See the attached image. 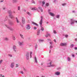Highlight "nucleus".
Instances as JSON below:
<instances>
[{
    "label": "nucleus",
    "instance_id": "obj_1",
    "mask_svg": "<svg viewBox=\"0 0 77 77\" xmlns=\"http://www.w3.org/2000/svg\"><path fill=\"white\" fill-rule=\"evenodd\" d=\"M3 10H5V11H7V12H8V13L10 14L9 16L11 18H14V16L12 15L11 14H12V13H15V11H13V12L12 13L11 10H9V11H8V8H7L6 7H4Z\"/></svg>",
    "mask_w": 77,
    "mask_h": 77
},
{
    "label": "nucleus",
    "instance_id": "obj_2",
    "mask_svg": "<svg viewBox=\"0 0 77 77\" xmlns=\"http://www.w3.org/2000/svg\"><path fill=\"white\" fill-rule=\"evenodd\" d=\"M41 20L40 21L39 23H40V27L42 28L41 30L42 31H43V30H44V27H42V23L43 22L42 19L43 18V17H42V16H41Z\"/></svg>",
    "mask_w": 77,
    "mask_h": 77
},
{
    "label": "nucleus",
    "instance_id": "obj_3",
    "mask_svg": "<svg viewBox=\"0 0 77 77\" xmlns=\"http://www.w3.org/2000/svg\"><path fill=\"white\" fill-rule=\"evenodd\" d=\"M48 63H47V65H49V64L50 66H48L47 67H53L54 66H55V64H51V62L52 61H51V60H48Z\"/></svg>",
    "mask_w": 77,
    "mask_h": 77
},
{
    "label": "nucleus",
    "instance_id": "obj_4",
    "mask_svg": "<svg viewBox=\"0 0 77 77\" xmlns=\"http://www.w3.org/2000/svg\"><path fill=\"white\" fill-rule=\"evenodd\" d=\"M75 23H77V21H75L73 19H71L70 22V24L72 25H73Z\"/></svg>",
    "mask_w": 77,
    "mask_h": 77
},
{
    "label": "nucleus",
    "instance_id": "obj_5",
    "mask_svg": "<svg viewBox=\"0 0 77 77\" xmlns=\"http://www.w3.org/2000/svg\"><path fill=\"white\" fill-rule=\"evenodd\" d=\"M15 65V63L14 62H12L10 64V67L11 68H14Z\"/></svg>",
    "mask_w": 77,
    "mask_h": 77
},
{
    "label": "nucleus",
    "instance_id": "obj_6",
    "mask_svg": "<svg viewBox=\"0 0 77 77\" xmlns=\"http://www.w3.org/2000/svg\"><path fill=\"white\" fill-rule=\"evenodd\" d=\"M5 26L7 28L10 29V30H14V29H13L12 27H10L9 26H8V25H7V24H5Z\"/></svg>",
    "mask_w": 77,
    "mask_h": 77
},
{
    "label": "nucleus",
    "instance_id": "obj_7",
    "mask_svg": "<svg viewBox=\"0 0 77 77\" xmlns=\"http://www.w3.org/2000/svg\"><path fill=\"white\" fill-rule=\"evenodd\" d=\"M66 43H63L61 42V43H60V46H62V47H63L64 46H66Z\"/></svg>",
    "mask_w": 77,
    "mask_h": 77
},
{
    "label": "nucleus",
    "instance_id": "obj_8",
    "mask_svg": "<svg viewBox=\"0 0 77 77\" xmlns=\"http://www.w3.org/2000/svg\"><path fill=\"white\" fill-rule=\"evenodd\" d=\"M26 28L27 29H30L31 28V26H30V25L27 24V25H26Z\"/></svg>",
    "mask_w": 77,
    "mask_h": 77
},
{
    "label": "nucleus",
    "instance_id": "obj_9",
    "mask_svg": "<svg viewBox=\"0 0 77 77\" xmlns=\"http://www.w3.org/2000/svg\"><path fill=\"white\" fill-rule=\"evenodd\" d=\"M26 59L28 60L29 59V53H27L26 54Z\"/></svg>",
    "mask_w": 77,
    "mask_h": 77
},
{
    "label": "nucleus",
    "instance_id": "obj_10",
    "mask_svg": "<svg viewBox=\"0 0 77 77\" xmlns=\"http://www.w3.org/2000/svg\"><path fill=\"white\" fill-rule=\"evenodd\" d=\"M54 74L55 75H60V72H55L54 73Z\"/></svg>",
    "mask_w": 77,
    "mask_h": 77
},
{
    "label": "nucleus",
    "instance_id": "obj_11",
    "mask_svg": "<svg viewBox=\"0 0 77 77\" xmlns=\"http://www.w3.org/2000/svg\"><path fill=\"white\" fill-rule=\"evenodd\" d=\"M13 50L14 51H15V52H16V47L15 45H14L13 47Z\"/></svg>",
    "mask_w": 77,
    "mask_h": 77
},
{
    "label": "nucleus",
    "instance_id": "obj_12",
    "mask_svg": "<svg viewBox=\"0 0 77 77\" xmlns=\"http://www.w3.org/2000/svg\"><path fill=\"white\" fill-rule=\"evenodd\" d=\"M12 2L13 3V4H14L15 3H17V0H11Z\"/></svg>",
    "mask_w": 77,
    "mask_h": 77
},
{
    "label": "nucleus",
    "instance_id": "obj_13",
    "mask_svg": "<svg viewBox=\"0 0 77 77\" xmlns=\"http://www.w3.org/2000/svg\"><path fill=\"white\" fill-rule=\"evenodd\" d=\"M22 23L24 24L25 23V19L24 17H22Z\"/></svg>",
    "mask_w": 77,
    "mask_h": 77
},
{
    "label": "nucleus",
    "instance_id": "obj_14",
    "mask_svg": "<svg viewBox=\"0 0 77 77\" xmlns=\"http://www.w3.org/2000/svg\"><path fill=\"white\" fill-rule=\"evenodd\" d=\"M67 60L68 62H71V59L69 57H67Z\"/></svg>",
    "mask_w": 77,
    "mask_h": 77
},
{
    "label": "nucleus",
    "instance_id": "obj_15",
    "mask_svg": "<svg viewBox=\"0 0 77 77\" xmlns=\"http://www.w3.org/2000/svg\"><path fill=\"white\" fill-rule=\"evenodd\" d=\"M50 14L51 16L53 17L55 16V14H54V13H50Z\"/></svg>",
    "mask_w": 77,
    "mask_h": 77
},
{
    "label": "nucleus",
    "instance_id": "obj_16",
    "mask_svg": "<svg viewBox=\"0 0 77 77\" xmlns=\"http://www.w3.org/2000/svg\"><path fill=\"white\" fill-rule=\"evenodd\" d=\"M32 24H35V25L37 26H38V24L37 23H36L34 22H32Z\"/></svg>",
    "mask_w": 77,
    "mask_h": 77
},
{
    "label": "nucleus",
    "instance_id": "obj_17",
    "mask_svg": "<svg viewBox=\"0 0 77 77\" xmlns=\"http://www.w3.org/2000/svg\"><path fill=\"white\" fill-rule=\"evenodd\" d=\"M18 44L19 45H20V46H21L22 45L23 43V42H18Z\"/></svg>",
    "mask_w": 77,
    "mask_h": 77
},
{
    "label": "nucleus",
    "instance_id": "obj_18",
    "mask_svg": "<svg viewBox=\"0 0 77 77\" xmlns=\"http://www.w3.org/2000/svg\"><path fill=\"white\" fill-rule=\"evenodd\" d=\"M38 8L39 9V10H40L42 12H43V9L42 7H38Z\"/></svg>",
    "mask_w": 77,
    "mask_h": 77
},
{
    "label": "nucleus",
    "instance_id": "obj_19",
    "mask_svg": "<svg viewBox=\"0 0 77 77\" xmlns=\"http://www.w3.org/2000/svg\"><path fill=\"white\" fill-rule=\"evenodd\" d=\"M21 68L22 69H23V71H26V68H25V67H21Z\"/></svg>",
    "mask_w": 77,
    "mask_h": 77
},
{
    "label": "nucleus",
    "instance_id": "obj_20",
    "mask_svg": "<svg viewBox=\"0 0 77 77\" xmlns=\"http://www.w3.org/2000/svg\"><path fill=\"white\" fill-rule=\"evenodd\" d=\"M9 24L10 25H14V23L13 22H9Z\"/></svg>",
    "mask_w": 77,
    "mask_h": 77
},
{
    "label": "nucleus",
    "instance_id": "obj_21",
    "mask_svg": "<svg viewBox=\"0 0 77 77\" xmlns=\"http://www.w3.org/2000/svg\"><path fill=\"white\" fill-rule=\"evenodd\" d=\"M32 10H37L38 9L37 8H36V7H34V8H32Z\"/></svg>",
    "mask_w": 77,
    "mask_h": 77
},
{
    "label": "nucleus",
    "instance_id": "obj_22",
    "mask_svg": "<svg viewBox=\"0 0 77 77\" xmlns=\"http://www.w3.org/2000/svg\"><path fill=\"white\" fill-rule=\"evenodd\" d=\"M19 66V64H16V65L15 66V67H18Z\"/></svg>",
    "mask_w": 77,
    "mask_h": 77
},
{
    "label": "nucleus",
    "instance_id": "obj_23",
    "mask_svg": "<svg viewBox=\"0 0 77 77\" xmlns=\"http://www.w3.org/2000/svg\"><path fill=\"white\" fill-rule=\"evenodd\" d=\"M20 36L21 38H22V39H24V37L23 35H22V34H20Z\"/></svg>",
    "mask_w": 77,
    "mask_h": 77
},
{
    "label": "nucleus",
    "instance_id": "obj_24",
    "mask_svg": "<svg viewBox=\"0 0 77 77\" xmlns=\"http://www.w3.org/2000/svg\"><path fill=\"white\" fill-rule=\"evenodd\" d=\"M35 63H38V61H37V58H36V56H35Z\"/></svg>",
    "mask_w": 77,
    "mask_h": 77
},
{
    "label": "nucleus",
    "instance_id": "obj_25",
    "mask_svg": "<svg viewBox=\"0 0 77 77\" xmlns=\"http://www.w3.org/2000/svg\"><path fill=\"white\" fill-rule=\"evenodd\" d=\"M40 33V30H38V31H37V35H39Z\"/></svg>",
    "mask_w": 77,
    "mask_h": 77
},
{
    "label": "nucleus",
    "instance_id": "obj_26",
    "mask_svg": "<svg viewBox=\"0 0 77 77\" xmlns=\"http://www.w3.org/2000/svg\"><path fill=\"white\" fill-rule=\"evenodd\" d=\"M16 21L17 22V23H19V20L17 18V17H16Z\"/></svg>",
    "mask_w": 77,
    "mask_h": 77
},
{
    "label": "nucleus",
    "instance_id": "obj_27",
    "mask_svg": "<svg viewBox=\"0 0 77 77\" xmlns=\"http://www.w3.org/2000/svg\"><path fill=\"white\" fill-rule=\"evenodd\" d=\"M74 46V44H71L70 45V47L71 48H72V47H73Z\"/></svg>",
    "mask_w": 77,
    "mask_h": 77
},
{
    "label": "nucleus",
    "instance_id": "obj_28",
    "mask_svg": "<svg viewBox=\"0 0 77 77\" xmlns=\"http://www.w3.org/2000/svg\"><path fill=\"white\" fill-rule=\"evenodd\" d=\"M60 17V15L59 14H58L57 15L56 17L57 18H59Z\"/></svg>",
    "mask_w": 77,
    "mask_h": 77
},
{
    "label": "nucleus",
    "instance_id": "obj_29",
    "mask_svg": "<svg viewBox=\"0 0 77 77\" xmlns=\"http://www.w3.org/2000/svg\"><path fill=\"white\" fill-rule=\"evenodd\" d=\"M66 5V3H64V4H62V5L63 6H65Z\"/></svg>",
    "mask_w": 77,
    "mask_h": 77
},
{
    "label": "nucleus",
    "instance_id": "obj_30",
    "mask_svg": "<svg viewBox=\"0 0 77 77\" xmlns=\"http://www.w3.org/2000/svg\"><path fill=\"white\" fill-rule=\"evenodd\" d=\"M26 13L29 16H30V15H31L30 13H29V12L28 11H27V12Z\"/></svg>",
    "mask_w": 77,
    "mask_h": 77
},
{
    "label": "nucleus",
    "instance_id": "obj_31",
    "mask_svg": "<svg viewBox=\"0 0 77 77\" xmlns=\"http://www.w3.org/2000/svg\"><path fill=\"white\" fill-rule=\"evenodd\" d=\"M32 52L31 51L30 52V58H32Z\"/></svg>",
    "mask_w": 77,
    "mask_h": 77
},
{
    "label": "nucleus",
    "instance_id": "obj_32",
    "mask_svg": "<svg viewBox=\"0 0 77 77\" xmlns=\"http://www.w3.org/2000/svg\"><path fill=\"white\" fill-rule=\"evenodd\" d=\"M5 40L6 41H8V40H9V39L8 38H5Z\"/></svg>",
    "mask_w": 77,
    "mask_h": 77
},
{
    "label": "nucleus",
    "instance_id": "obj_33",
    "mask_svg": "<svg viewBox=\"0 0 77 77\" xmlns=\"http://www.w3.org/2000/svg\"><path fill=\"white\" fill-rule=\"evenodd\" d=\"M49 5H49V3H46V5L47 7H48V6H49Z\"/></svg>",
    "mask_w": 77,
    "mask_h": 77
},
{
    "label": "nucleus",
    "instance_id": "obj_34",
    "mask_svg": "<svg viewBox=\"0 0 77 77\" xmlns=\"http://www.w3.org/2000/svg\"><path fill=\"white\" fill-rule=\"evenodd\" d=\"M8 19V17H5V19L4 20L5 21H6V20H7Z\"/></svg>",
    "mask_w": 77,
    "mask_h": 77
},
{
    "label": "nucleus",
    "instance_id": "obj_35",
    "mask_svg": "<svg viewBox=\"0 0 77 77\" xmlns=\"http://www.w3.org/2000/svg\"><path fill=\"white\" fill-rule=\"evenodd\" d=\"M48 36H50V34H47V35H46L45 36H46V37H48Z\"/></svg>",
    "mask_w": 77,
    "mask_h": 77
},
{
    "label": "nucleus",
    "instance_id": "obj_36",
    "mask_svg": "<svg viewBox=\"0 0 77 77\" xmlns=\"http://www.w3.org/2000/svg\"><path fill=\"white\" fill-rule=\"evenodd\" d=\"M53 32L54 33H55V34H56L57 33L56 31V30H53Z\"/></svg>",
    "mask_w": 77,
    "mask_h": 77
},
{
    "label": "nucleus",
    "instance_id": "obj_37",
    "mask_svg": "<svg viewBox=\"0 0 77 77\" xmlns=\"http://www.w3.org/2000/svg\"><path fill=\"white\" fill-rule=\"evenodd\" d=\"M72 13H75L76 12L75 10H74L73 11H72Z\"/></svg>",
    "mask_w": 77,
    "mask_h": 77
},
{
    "label": "nucleus",
    "instance_id": "obj_38",
    "mask_svg": "<svg viewBox=\"0 0 77 77\" xmlns=\"http://www.w3.org/2000/svg\"><path fill=\"white\" fill-rule=\"evenodd\" d=\"M13 40H15V36H13Z\"/></svg>",
    "mask_w": 77,
    "mask_h": 77
},
{
    "label": "nucleus",
    "instance_id": "obj_39",
    "mask_svg": "<svg viewBox=\"0 0 77 77\" xmlns=\"http://www.w3.org/2000/svg\"><path fill=\"white\" fill-rule=\"evenodd\" d=\"M65 37H66V38H68V35H65Z\"/></svg>",
    "mask_w": 77,
    "mask_h": 77
},
{
    "label": "nucleus",
    "instance_id": "obj_40",
    "mask_svg": "<svg viewBox=\"0 0 77 77\" xmlns=\"http://www.w3.org/2000/svg\"><path fill=\"white\" fill-rule=\"evenodd\" d=\"M2 61L3 60H0V64H2Z\"/></svg>",
    "mask_w": 77,
    "mask_h": 77
},
{
    "label": "nucleus",
    "instance_id": "obj_41",
    "mask_svg": "<svg viewBox=\"0 0 77 77\" xmlns=\"http://www.w3.org/2000/svg\"><path fill=\"white\" fill-rule=\"evenodd\" d=\"M32 3H33L34 4H35V1L33 0H32Z\"/></svg>",
    "mask_w": 77,
    "mask_h": 77
},
{
    "label": "nucleus",
    "instance_id": "obj_42",
    "mask_svg": "<svg viewBox=\"0 0 77 77\" xmlns=\"http://www.w3.org/2000/svg\"><path fill=\"white\" fill-rule=\"evenodd\" d=\"M39 41L40 42H42L43 41V39H39Z\"/></svg>",
    "mask_w": 77,
    "mask_h": 77
},
{
    "label": "nucleus",
    "instance_id": "obj_43",
    "mask_svg": "<svg viewBox=\"0 0 77 77\" xmlns=\"http://www.w3.org/2000/svg\"><path fill=\"white\" fill-rule=\"evenodd\" d=\"M8 56L10 57H12V54H8Z\"/></svg>",
    "mask_w": 77,
    "mask_h": 77
},
{
    "label": "nucleus",
    "instance_id": "obj_44",
    "mask_svg": "<svg viewBox=\"0 0 77 77\" xmlns=\"http://www.w3.org/2000/svg\"><path fill=\"white\" fill-rule=\"evenodd\" d=\"M50 11H51V10H50V9L48 10V13H49V14H50V13H51Z\"/></svg>",
    "mask_w": 77,
    "mask_h": 77
},
{
    "label": "nucleus",
    "instance_id": "obj_45",
    "mask_svg": "<svg viewBox=\"0 0 77 77\" xmlns=\"http://www.w3.org/2000/svg\"><path fill=\"white\" fill-rule=\"evenodd\" d=\"M37 48V44H36L35 47V49H36Z\"/></svg>",
    "mask_w": 77,
    "mask_h": 77
},
{
    "label": "nucleus",
    "instance_id": "obj_46",
    "mask_svg": "<svg viewBox=\"0 0 77 77\" xmlns=\"http://www.w3.org/2000/svg\"><path fill=\"white\" fill-rule=\"evenodd\" d=\"M20 10V7H18V10Z\"/></svg>",
    "mask_w": 77,
    "mask_h": 77
},
{
    "label": "nucleus",
    "instance_id": "obj_47",
    "mask_svg": "<svg viewBox=\"0 0 77 77\" xmlns=\"http://www.w3.org/2000/svg\"><path fill=\"white\" fill-rule=\"evenodd\" d=\"M45 2H44V1H42V4H43V5H44V4H45Z\"/></svg>",
    "mask_w": 77,
    "mask_h": 77
},
{
    "label": "nucleus",
    "instance_id": "obj_48",
    "mask_svg": "<svg viewBox=\"0 0 77 77\" xmlns=\"http://www.w3.org/2000/svg\"><path fill=\"white\" fill-rule=\"evenodd\" d=\"M20 73H22V74H23V73H24L23 72V71H22V70H21V71H20Z\"/></svg>",
    "mask_w": 77,
    "mask_h": 77
},
{
    "label": "nucleus",
    "instance_id": "obj_49",
    "mask_svg": "<svg viewBox=\"0 0 77 77\" xmlns=\"http://www.w3.org/2000/svg\"><path fill=\"white\" fill-rule=\"evenodd\" d=\"M72 56L73 57H75L74 54H72Z\"/></svg>",
    "mask_w": 77,
    "mask_h": 77
},
{
    "label": "nucleus",
    "instance_id": "obj_50",
    "mask_svg": "<svg viewBox=\"0 0 77 77\" xmlns=\"http://www.w3.org/2000/svg\"><path fill=\"white\" fill-rule=\"evenodd\" d=\"M34 29H37V27H34Z\"/></svg>",
    "mask_w": 77,
    "mask_h": 77
},
{
    "label": "nucleus",
    "instance_id": "obj_51",
    "mask_svg": "<svg viewBox=\"0 0 77 77\" xmlns=\"http://www.w3.org/2000/svg\"><path fill=\"white\" fill-rule=\"evenodd\" d=\"M52 45H50V48H52Z\"/></svg>",
    "mask_w": 77,
    "mask_h": 77
},
{
    "label": "nucleus",
    "instance_id": "obj_52",
    "mask_svg": "<svg viewBox=\"0 0 77 77\" xmlns=\"http://www.w3.org/2000/svg\"><path fill=\"white\" fill-rule=\"evenodd\" d=\"M47 40H48V41H51V39H48Z\"/></svg>",
    "mask_w": 77,
    "mask_h": 77
},
{
    "label": "nucleus",
    "instance_id": "obj_53",
    "mask_svg": "<svg viewBox=\"0 0 77 77\" xmlns=\"http://www.w3.org/2000/svg\"><path fill=\"white\" fill-rule=\"evenodd\" d=\"M56 0H54L53 1V2H55V3L56 2Z\"/></svg>",
    "mask_w": 77,
    "mask_h": 77
},
{
    "label": "nucleus",
    "instance_id": "obj_54",
    "mask_svg": "<svg viewBox=\"0 0 77 77\" xmlns=\"http://www.w3.org/2000/svg\"><path fill=\"white\" fill-rule=\"evenodd\" d=\"M61 69V67H59V68H57V69L58 70H59V69Z\"/></svg>",
    "mask_w": 77,
    "mask_h": 77
},
{
    "label": "nucleus",
    "instance_id": "obj_55",
    "mask_svg": "<svg viewBox=\"0 0 77 77\" xmlns=\"http://www.w3.org/2000/svg\"><path fill=\"white\" fill-rule=\"evenodd\" d=\"M74 49L75 50H77V47H75Z\"/></svg>",
    "mask_w": 77,
    "mask_h": 77
},
{
    "label": "nucleus",
    "instance_id": "obj_56",
    "mask_svg": "<svg viewBox=\"0 0 77 77\" xmlns=\"http://www.w3.org/2000/svg\"><path fill=\"white\" fill-rule=\"evenodd\" d=\"M75 41H77V38H75Z\"/></svg>",
    "mask_w": 77,
    "mask_h": 77
},
{
    "label": "nucleus",
    "instance_id": "obj_57",
    "mask_svg": "<svg viewBox=\"0 0 77 77\" xmlns=\"http://www.w3.org/2000/svg\"><path fill=\"white\" fill-rule=\"evenodd\" d=\"M54 41L55 42H56V39H54Z\"/></svg>",
    "mask_w": 77,
    "mask_h": 77
},
{
    "label": "nucleus",
    "instance_id": "obj_58",
    "mask_svg": "<svg viewBox=\"0 0 77 77\" xmlns=\"http://www.w3.org/2000/svg\"><path fill=\"white\" fill-rule=\"evenodd\" d=\"M2 74H0V77H1V76L2 77Z\"/></svg>",
    "mask_w": 77,
    "mask_h": 77
},
{
    "label": "nucleus",
    "instance_id": "obj_59",
    "mask_svg": "<svg viewBox=\"0 0 77 77\" xmlns=\"http://www.w3.org/2000/svg\"><path fill=\"white\" fill-rule=\"evenodd\" d=\"M50 44H51V45H52V42H50Z\"/></svg>",
    "mask_w": 77,
    "mask_h": 77
},
{
    "label": "nucleus",
    "instance_id": "obj_60",
    "mask_svg": "<svg viewBox=\"0 0 77 77\" xmlns=\"http://www.w3.org/2000/svg\"><path fill=\"white\" fill-rule=\"evenodd\" d=\"M4 1H2V0H1L0 1V2H3Z\"/></svg>",
    "mask_w": 77,
    "mask_h": 77
},
{
    "label": "nucleus",
    "instance_id": "obj_61",
    "mask_svg": "<svg viewBox=\"0 0 77 77\" xmlns=\"http://www.w3.org/2000/svg\"><path fill=\"white\" fill-rule=\"evenodd\" d=\"M24 10V11L25 12H26V10L24 9V10Z\"/></svg>",
    "mask_w": 77,
    "mask_h": 77
},
{
    "label": "nucleus",
    "instance_id": "obj_62",
    "mask_svg": "<svg viewBox=\"0 0 77 77\" xmlns=\"http://www.w3.org/2000/svg\"><path fill=\"white\" fill-rule=\"evenodd\" d=\"M21 26L22 27H23V25H22L21 24H20Z\"/></svg>",
    "mask_w": 77,
    "mask_h": 77
},
{
    "label": "nucleus",
    "instance_id": "obj_63",
    "mask_svg": "<svg viewBox=\"0 0 77 77\" xmlns=\"http://www.w3.org/2000/svg\"><path fill=\"white\" fill-rule=\"evenodd\" d=\"M2 77H5V76L4 75H3V76H2Z\"/></svg>",
    "mask_w": 77,
    "mask_h": 77
},
{
    "label": "nucleus",
    "instance_id": "obj_64",
    "mask_svg": "<svg viewBox=\"0 0 77 77\" xmlns=\"http://www.w3.org/2000/svg\"><path fill=\"white\" fill-rule=\"evenodd\" d=\"M46 23L47 24H48V23H49L48 22H47Z\"/></svg>",
    "mask_w": 77,
    "mask_h": 77
}]
</instances>
